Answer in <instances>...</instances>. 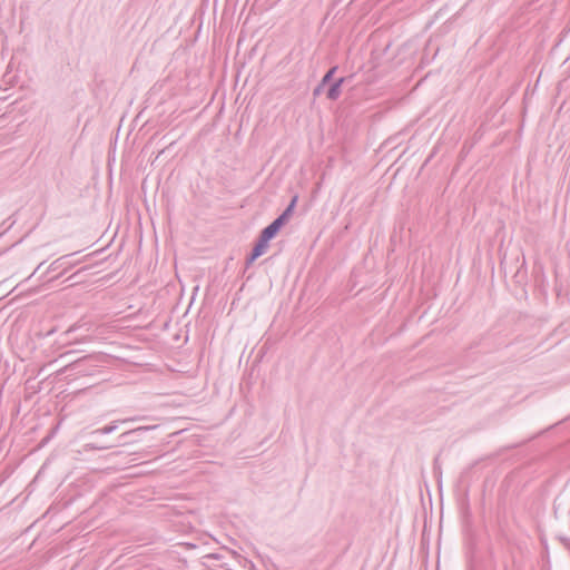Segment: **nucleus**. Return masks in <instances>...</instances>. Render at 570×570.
<instances>
[{
    "label": "nucleus",
    "instance_id": "nucleus-9",
    "mask_svg": "<svg viewBox=\"0 0 570 570\" xmlns=\"http://www.w3.org/2000/svg\"><path fill=\"white\" fill-rule=\"evenodd\" d=\"M110 448H111V445H102V444H98V443H94V442L87 443L85 445L86 450H99V451H101V450H108Z\"/></svg>",
    "mask_w": 570,
    "mask_h": 570
},
{
    "label": "nucleus",
    "instance_id": "nucleus-3",
    "mask_svg": "<svg viewBox=\"0 0 570 570\" xmlns=\"http://www.w3.org/2000/svg\"><path fill=\"white\" fill-rule=\"evenodd\" d=\"M68 258H69V255H65V256H61L59 258H57L56 261H53L49 267H48V272L51 273V272H56L60 268L62 269H67L68 266L70 265L69 262H68Z\"/></svg>",
    "mask_w": 570,
    "mask_h": 570
},
{
    "label": "nucleus",
    "instance_id": "nucleus-1",
    "mask_svg": "<svg viewBox=\"0 0 570 570\" xmlns=\"http://www.w3.org/2000/svg\"><path fill=\"white\" fill-rule=\"evenodd\" d=\"M267 248H268V242L259 236L250 255L246 258V265L249 266L250 264H253L255 262V259H257L259 256H262L266 252Z\"/></svg>",
    "mask_w": 570,
    "mask_h": 570
},
{
    "label": "nucleus",
    "instance_id": "nucleus-8",
    "mask_svg": "<svg viewBox=\"0 0 570 570\" xmlns=\"http://www.w3.org/2000/svg\"><path fill=\"white\" fill-rule=\"evenodd\" d=\"M337 70V67L334 66L332 67L323 77L322 81H321V86H324L325 83L330 82L331 79L333 78L335 71Z\"/></svg>",
    "mask_w": 570,
    "mask_h": 570
},
{
    "label": "nucleus",
    "instance_id": "nucleus-10",
    "mask_svg": "<svg viewBox=\"0 0 570 570\" xmlns=\"http://www.w3.org/2000/svg\"><path fill=\"white\" fill-rule=\"evenodd\" d=\"M287 223V220L285 219L284 216L279 215L276 219H274L272 222V224L277 228V229H281L285 224Z\"/></svg>",
    "mask_w": 570,
    "mask_h": 570
},
{
    "label": "nucleus",
    "instance_id": "nucleus-2",
    "mask_svg": "<svg viewBox=\"0 0 570 570\" xmlns=\"http://www.w3.org/2000/svg\"><path fill=\"white\" fill-rule=\"evenodd\" d=\"M131 421H136V417H129V419L112 421L111 423H109L108 425H106L104 428L96 429V430L91 431L90 432V436H95L97 434H109V433H112L114 431L117 430L118 423H126V422H131Z\"/></svg>",
    "mask_w": 570,
    "mask_h": 570
},
{
    "label": "nucleus",
    "instance_id": "nucleus-4",
    "mask_svg": "<svg viewBox=\"0 0 570 570\" xmlns=\"http://www.w3.org/2000/svg\"><path fill=\"white\" fill-rule=\"evenodd\" d=\"M343 81H344V78H340L331 85V87L327 90V98L330 100H336L340 97L341 86H342Z\"/></svg>",
    "mask_w": 570,
    "mask_h": 570
},
{
    "label": "nucleus",
    "instance_id": "nucleus-11",
    "mask_svg": "<svg viewBox=\"0 0 570 570\" xmlns=\"http://www.w3.org/2000/svg\"><path fill=\"white\" fill-rule=\"evenodd\" d=\"M321 89V85L314 90V95H318Z\"/></svg>",
    "mask_w": 570,
    "mask_h": 570
},
{
    "label": "nucleus",
    "instance_id": "nucleus-6",
    "mask_svg": "<svg viewBox=\"0 0 570 570\" xmlns=\"http://www.w3.org/2000/svg\"><path fill=\"white\" fill-rule=\"evenodd\" d=\"M279 232V229H277L272 223L266 226L259 234L261 237H263L264 239H266L267 242H269L271 239H273L277 233Z\"/></svg>",
    "mask_w": 570,
    "mask_h": 570
},
{
    "label": "nucleus",
    "instance_id": "nucleus-5",
    "mask_svg": "<svg viewBox=\"0 0 570 570\" xmlns=\"http://www.w3.org/2000/svg\"><path fill=\"white\" fill-rule=\"evenodd\" d=\"M155 428L156 426H139V428H136V429H132V430H129L127 432L121 433L119 435V439L122 442V444H127V443H129L128 438L130 435L138 434V433L145 432V431H148V430H151V429H155Z\"/></svg>",
    "mask_w": 570,
    "mask_h": 570
},
{
    "label": "nucleus",
    "instance_id": "nucleus-7",
    "mask_svg": "<svg viewBox=\"0 0 570 570\" xmlns=\"http://www.w3.org/2000/svg\"><path fill=\"white\" fill-rule=\"evenodd\" d=\"M296 202H297V196H295L289 205L286 207V209L281 214L282 216L285 217V219L288 222V219L291 218L292 214H293V210L295 208V205H296Z\"/></svg>",
    "mask_w": 570,
    "mask_h": 570
}]
</instances>
